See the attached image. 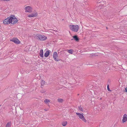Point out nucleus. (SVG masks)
I'll return each mask as SVG.
<instances>
[{"mask_svg": "<svg viewBox=\"0 0 127 127\" xmlns=\"http://www.w3.org/2000/svg\"><path fill=\"white\" fill-rule=\"evenodd\" d=\"M17 20L14 15H11L3 21V23L6 25L10 23L14 24L18 21Z\"/></svg>", "mask_w": 127, "mask_h": 127, "instance_id": "nucleus-1", "label": "nucleus"}, {"mask_svg": "<svg viewBox=\"0 0 127 127\" xmlns=\"http://www.w3.org/2000/svg\"><path fill=\"white\" fill-rule=\"evenodd\" d=\"M35 37L38 40L41 41H45L47 39V37L44 35L39 34H37Z\"/></svg>", "mask_w": 127, "mask_h": 127, "instance_id": "nucleus-2", "label": "nucleus"}, {"mask_svg": "<svg viewBox=\"0 0 127 127\" xmlns=\"http://www.w3.org/2000/svg\"><path fill=\"white\" fill-rule=\"evenodd\" d=\"M69 27L72 31L75 32H77L79 29V26L78 25H70Z\"/></svg>", "mask_w": 127, "mask_h": 127, "instance_id": "nucleus-3", "label": "nucleus"}, {"mask_svg": "<svg viewBox=\"0 0 127 127\" xmlns=\"http://www.w3.org/2000/svg\"><path fill=\"white\" fill-rule=\"evenodd\" d=\"M76 114L78 116L79 118L82 120L85 123L87 122V121L84 117L83 114H81L79 113H76Z\"/></svg>", "mask_w": 127, "mask_h": 127, "instance_id": "nucleus-4", "label": "nucleus"}, {"mask_svg": "<svg viewBox=\"0 0 127 127\" xmlns=\"http://www.w3.org/2000/svg\"><path fill=\"white\" fill-rule=\"evenodd\" d=\"M10 40L16 44H19L20 43V41L17 38H13L10 39Z\"/></svg>", "mask_w": 127, "mask_h": 127, "instance_id": "nucleus-5", "label": "nucleus"}, {"mask_svg": "<svg viewBox=\"0 0 127 127\" xmlns=\"http://www.w3.org/2000/svg\"><path fill=\"white\" fill-rule=\"evenodd\" d=\"M25 12L29 13L31 12L32 10V8L29 6H27L25 8Z\"/></svg>", "mask_w": 127, "mask_h": 127, "instance_id": "nucleus-6", "label": "nucleus"}, {"mask_svg": "<svg viewBox=\"0 0 127 127\" xmlns=\"http://www.w3.org/2000/svg\"><path fill=\"white\" fill-rule=\"evenodd\" d=\"M53 57L54 60L56 61H58L59 60L57 59V58L58 57L57 53L56 52H54L53 54Z\"/></svg>", "mask_w": 127, "mask_h": 127, "instance_id": "nucleus-7", "label": "nucleus"}, {"mask_svg": "<svg viewBox=\"0 0 127 127\" xmlns=\"http://www.w3.org/2000/svg\"><path fill=\"white\" fill-rule=\"evenodd\" d=\"M122 120L123 123L126 122L127 121V115L126 114H125L123 115Z\"/></svg>", "mask_w": 127, "mask_h": 127, "instance_id": "nucleus-8", "label": "nucleus"}, {"mask_svg": "<svg viewBox=\"0 0 127 127\" xmlns=\"http://www.w3.org/2000/svg\"><path fill=\"white\" fill-rule=\"evenodd\" d=\"M37 15V13L31 14L30 15H29L28 16L29 17H36Z\"/></svg>", "mask_w": 127, "mask_h": 127, "instance_id": "nucleus-9", "label": "nucleus"}, {"mask_svg": "<svg viewBox=\"0 0 127 127\" xmlns=\"http://www.w3.org/2000/svg\"><path fill=\"white\" fill-rule=\"evenodd\" d=\"M51 51L49 50H48L47 51H46V52L44 54V56L45 57H48L49 55L50 52Z\"/></svg>", "mask_w": 127, "mask_h": 127, "instance_id": "nucleus-10", "label": "nucleus"}, {"mask_svg": "<svg viewBox=\"0 0 127 127\" xmlns=\"http://www.w3.org/2000/svg\"><path fill=\"white\" fill-rule=\"evenodd\" d=\"M43 49H41L39 53L40 56L41 57L43 58Z\"/></svg>", "mask_w": 127, "mask_h": 127, "instance_id": "nucleus-11", "label": "nucleus"}, {"mask_svg": "<svg viewBox=\"0 0 127 127\" xmlns=\"http://www.w3.org/2000/svg\"><path fill=\"white\" fill-rule=\"evenodd\" d=\"M73 38L74 40L76 41H78L79 40V39L77 36L76 35H75L73 36Z\"/></svg>", "mask_w": 127, "mask_h": 127, "instance_id": "nucleus-12", "label": "nucleus"}, {"mask_svg": "<svg viewBox=\"0 0 127 127\" xmlns=\"http://www.w3.org/2000/svg\"><path fill=\"white\" fill-rule=\"evenodd\" d=\"M11 121H10L7 124L5 127H10L11 126Z\"/></svg>", "mask_w": 127, "mask_h": 127, "instance_id": "nucleus-13", "label": "nucleus"}, {"mask_svg": "<svg viewBox=\"0 0 127 127\" xmlns=\"http://www.w3.org/2000/svg\"><path fill=\"white\" fill-rule=\"evenodd\" d=\"M41 86H43L44 84H45V82L44 80H42L41 81Z\"/></svg>", "mask_w": 127, "mask_h": 127, "instance_id": "nucleus-14", "label": "nucleus"}, {"mask_svg": "<svg viewBox=\"0 0 127 127\" xmlns=\"http://www.w3.org/2000/svg\"><path fill=\"white\" fill-rule=\"evenodd\" d=\"M68 52L69 53H70L71 54H72L73 53V50L72 49H70L69 50H68Z\"/></svg>", "mask_w": 127, "mask_h": 127, "instance_id": "nucleus-15", "label": "nucleus"}, {"mask_svg": "<svg viewBox=\"0 0 127 127\" xmlns=\"http://www.w3.org/2000/svg\"><path fill=\"white\" fill-rule=\"evenodd\" d=\"M67 124V122L66 121H65L62 123V125L63 126H65Z\"/></svg>", "mask_w": 127, "mask_h": 127, "instance_id": "nucleus-16", "label": "nucleus"}, {"mask_svg": "<svg viewBox=\"0 0 127 127\" xmlns=\"http://www.w3.org/2000/svg\"><path fill=\"white\" fill-rule=\"evenodd\" d=\"M79 110L81 111H83V108L81 107V105L78 106V107Z\"/></svg>", "mask_w": 127, "mask_h": 127, "instance_id": "nucleus-17", "label": "nucleus"}, {"mask_svg": "<svg viewBox=\"0 0 127 127\" xmlns=\"http://www.w3.org/2000/svg\"><path fill=\"white\" fill-rule=\"evenodd\" d=\"M44 102L45 103H47L48 102H50V100L47 99H46L44 100Z\"/></svg>", "mask_w": 127, "mask_h": 127, "instance_id": "nucleus-18", "label": "nucleus"}, {"mask_svg": "<svg viewBox=\"0 0 127 127\" xmlns=\"http://www.w3.org/2000/svg\"><path fill=\"white\" fill-rule=\"evenodd\" d=\"M58 101L59 102H63V99L62 98H58Z\"/></svg>", "mask_w": 127, "mask_h": 127, "instance_id": "nucleus-19", "label": "nucleus"}, {"mask_svg": "<svg viewBox=\"0 0 127 127\" xmlns=\"http://www.w3.org/2000/svg\"><path fill=\"white\" fill-rule=\"evenodd\" d=\"M104 1H100V2H99L97 1V2L98 3H101V4H102V5H104V4L102 3H104Z\"/></svg>", "mask_w": 127, "mask_h": 127, "instance_id": "nucleus-20", "label": "nucleus"}, {"mask_svg": "<svg viewBox=\"0 0 127 127\" xmlns=\"http://www.w3.org/2000/svg\"><path fill=\"white\" fill-rule=\"evenodd\" d=\"M107 89L108 90V91H111V90L110 89L109 87V86L108 85L107 86Z\"/></svg>", "mask_w": 127, "mask_h": 127, "instance_id": "nucleus-21", "label": "nucleus"}, {"mask_svg": "<svg viewBox=\"0 0 127 127\" xmlns=\"http://www.w3.org/2000/svg\"><path fill=\"white\" fill-rule=\"evenodd\" d=\"M41 92L42 93H44L45 92V90H42L41 91Z\"/></svg>", "mask_w": 127, "mask_h": 127, "instance_id": "nucleus-22", "label": "nucleus"}, {"mask_svg": "<svg viewBox=\"0 0 127 127\" xmlns=\"http://www.w3.org/2000/svg\"><path fill=\"white\" fill-rule=\"evenodd\" d=\"M10 0H1V1H10Z\"/></svg>", "mask_w": 127, "mask_h": 127, "instance_id": "nucleus-23", "label": "nucleus"}, {"mask_svg": "<svg viewBox=\"0 0 127 127\" xmlns=\"http://www.w3.org/2000/svg\"><path fill=\"white\" fill-rule=\"evenodd\" d=\"M124 91L126 92H127V89L126 88H125Z\"/></svg>", "mask_w": 127, "mask_h": 127, "instance_id": "nucleus-24", "label": "nucleus"}, {"mask_svg": "<svg viewBox=\"0 0 127 127\" xmlns=\"http://www.w3.org/2000/svg\"><path fill=\"white\" fill-rule=\"evenodd\" d=\"M44 110H45V111H47L48 110L47 109H45Z\"/></svg>", "mask_w": 127, "mask_h": 127, "instance_id": "nucleus-25", "label": "nucleus"}, {"mask_svg": "<svg viewBox=\"0 0 127 127\" xmlns=\"http://www.w3.org/2000/svg\"><path fill=\"white\" fill-rule=\"evenodd\" d=\"M95 109H96V107H94V109H95Z\"/></svg>", "mask_w": 127, "mask_h": 127, "instance_id": "nucleus-26", "label": "nucleus"}, {"mask_svg": "<svg viewBox=\"0 0 127 127\" xmlns=\"http://www.w3.org/2000/svg\"><path fill=\"white\" fill-rule=\"evenodd\" d=\"M106 29H108V28H107V27H106Z\"/></svg>", "mask_w": 127, "mask_h": 127, "instance_id": "nucleus-27", "label": "nucleus"}]
</instances>
